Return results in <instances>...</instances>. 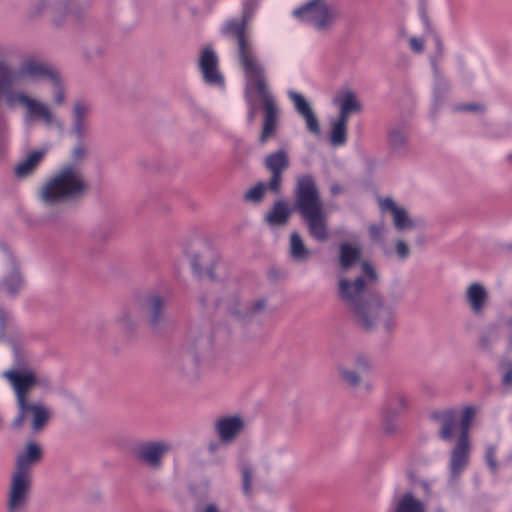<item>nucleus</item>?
Returning a JSON list of instances; mask_svg holds the SVG:
<instances>
[{"mask_svg":"<svg viewBox=\"0 0 512 512\" xmlns=\"http://www.w3.org/2000/svg\"><path fill=\"white\" fill-rule=\"evenodd\" d=\"M293 207L284 200L274 202L265 215V221L271 226H285L293 211H297L306 223L309 236L319 243L329 239L328 219L324 204L314 177L311 174L301 175L294 188Z\"/></svg>","mask_w":512,"mask_h":512,"instance_id":"obj_1","label":"nucleus"},{"mask_svg":"<svg viewBox=\"0 0 512 512\" xmlns=\"http://www.w3.org/2000/svg\"><path fill=\"white\" fill-rule=\"evenodd\" d=\"M55 87V103L62 104L65 99L64 86L62 85L60 75H57V81H51Z\"/></svg>","mask_w":512,"mask_h":512,"instance_id":"obj_44","label":"nucleus"},{"mask_svg":"<svg viewBox=\"0 0 512 512\" xmlns=\"http://www.w3.org/2000/svg\"><path fill=\"white\" fill-rule=\"evenodd\" d=\"M256 7L257 0H245L241 18L227 20L221 27L220 32L224 37L235 41L239 64L249 77H254L258 80V89L263 93L265 86L263 83L262 65L257 59L247 27L248 21Z\"/></svg>","mask_w":512,"mask_h":512,"instance_id":"obj_3","label":"nucleus"},{"mask_svg":"<svg viewBox=\"0 0 512 512\" xmlns=\"http://www.w3.org/2000/svg\"><path fill=\"white\" fill-rule=\"evenodd\" d=\"M338 372L342 382L346 386L350 388H357L360 385L361 374L358 373L356 370L339 367Z\"/></svg>","mask_w":512,"mask_h":512,"instance_id":"obj_33","label":"nucleus"},{"mask_svg":"<svg viewBox=\"0 0 512 512\" xmlns=\"http://www.w3.org/2000/svg\"><path fill=\"white\" fill-rule=\"evenodd\" d=\"M168 302V296L158 292H148L137 302V312L153 334L160 335L167 324Z\"/></svg>","mask_w":512,"mask_h":512,"instance_id":"obj_8","label":"nucleus"},{"mask_svg":"<svg viewBox=\"0 0 512 512\" xmlns=\"http://www.w3.org/2000/svg\"><path fill=\"white\" fill-rule=\"evenodd\" d=\"M394 502V512H427L424 502L416 498L412 491L403 493Z\"/></svg>","mask_w":512,"mask_h":512,"instance_id":"obj_25","label":"nucleus"},{"mask_svg":"<svg viewBox=\"0 0 512 512\" xmlns=\"http://www.w3.org/2000/svg\"><path fill=\"white\" fill-rule=\"evenodd\" d=\"M200 301H201L202 305H205V300L204 299H201Z\"/></svg>","mask_w":512,"mask_h":512,"instance_id":"obj_64","label":"nucleus"},{"mask_svg":"<svg viewBox=\"0 0 512 512\" xmlns=\"http://www.w3.org/2000/svg\"><path fill=\"white\" fill-rule=\"evenodd\" d=\"M16 75L13 68L4 60H0V99L5 97L9 108L21 104L27 108L26 119H43L47 124L53 122V114L50 109L40 101L33 99L22 91H13Z\"/></svg>","mask_w":512,"mask_h":512,"instance_id":"obj_6","label":"nucleus"},{"mask_svg":"<svg viewBox=\"0 0 512 512\" xmlns=\"http://www.w3.org/2000/svg\"><path fill=\"white\" fill-rule=\"evenodd\" d=\"M18 414L11 423V427L14 430L20 429L27 415L32 414L31 429L33 433L41 432L51 419V410L44 404L37 402L31 403L26 402L24 405L17 406Z\"/></svg>","mask_w":512,"mask_h":512,"instance_id":"obj_11","label":"nucleus"},{"mask_svg":"<svg viewBox=\"0 0 512 512\" xmlns=\"http://www.w3.org/2000/svg\"><path fill=\"white\" fill-rule=\"evenodd\" d=\"M89 113V108L84 104L83 101H77L74 105L73 117L74 120H85V117Z\"/></svg>","mask_w":512,"mask_h":512,"instance_id":"obj_43","label":"nucleus"},{"mask_svg":"<svg viewBox=\"0 0 512 512\" xmlns=\"http://www.w3.org/2000/svg\"><path fill=\"white\" fill-rule=\"evenodd\" d=\"M86 156V149L83 145V141H79L77 146L72 151V158L75 162L81 161Z\"/></svg>","mask_w":512,"mask_h":512,"instance_id":"obj_52","label":"nucleus"},{"mask_svg":"<svg viewBox=\"0 0 512 512\" xmlns=\"http://www.w3.org/2000/svg\"><path fill=\"white\" fill-rule=\"evenodd\" d=\"M369 236L374 242H382L385 232L384 222L381 221L379 223L371 224L368 227Z\"/></svg>","mask_w":512,"mask_h":512,"instance_id":"obj_39","label":"nucleus"},{"mask_svg":"<svg viewBox=\"0 0 512 512\" xmlns=\"http://www.w3.org/2000/svg\"><path fill=\"white\" fill-rule=\"evenodd\" d=\"M389 147L394 152L405 150L408 142V134L402 127H393L387 133Z\"/></svg>","mask_w":512,"mask_h":512,"instance_id":"obj_29","label":"nucleus"},{"mask_svg":"<svg viewBox=\"0 0 512 512\" xmlns=\"http://www.w3.org/2000/svg\"><path fill=\"white\" fill-rule=\"evenodd\" d=\"M407 477L411 485H415L421 481L418 480L416 473L412 470L408 471Z\"/></svg>","mask_w":512,"mask_h":512,"instance_id":"obj_58","label":"nucleus"},{"mask_svg":"<svg viewBox=\"0 0 512 512\" xmlns=\"http://www.w3.org/2000/svg\"><path fill=\"white\" fill-rule=\"evenodd\" d=\"M43 456L42 449L35 441L27 442L24 450L20 452L16 460V471L30 474L32 465L38 463Z\"/></svg>","mask_w":512,"mask_h":512,"instance_id":"obj_21","label":"nucleus"},{"mask_svg":"<svg viewBox=\"0 0 512 512\" xmlns=\"http://www.w3.org/2000/svg\"><path fill=\"white\" fill-rule=\"evenodd\" d=\"M393 222H394L395 228L398 231L412 229L415 226L413 221L409 218L406 209L401 208V207L397 211H395V213L393 214Z\"/></svg>","mask_w":512,"mask_h":512,"instance_id":"obj_34","label":"nucleus"},{"mask_svg":"<svg viewBox=\"0 0 512 512\" xmlns=\"http://www.w3.org/2000/svg\"><path fill=\"white\" fill-rule=\"evenodd\" d=\"M16 81L30 78L32 80L48 79L49 81H57V75L59 74L51 65L46 62L38 61L33 57L25 58L18 71H15Z\"/></svg>","mask_w":512,"mask_h":512,"instance_id":"obj_17","label":"nucleus"},{"mask_svg":"<svg viewBox=\"0 0 512 512\" xmlns=\"http://www.w3.org/2000/svg\"><path fill=\"white\" fill-rule=\"evenodd\" d=\"M4 376L14 389L17 406L29 402L28 392L39 383L36 374L32 370L24 369L6 371Z\"/></svg>","mask_w":512,"mask_h":512,"instance_id":"obj_16","label":"nucleus"},{"mask_svg":"<svg viewBox=\"0 0 512 512\" xmlns=\"http://www.w3.org/2000/svg\"><path fill=\"white\" fill-rule=\"evenodd\" d=\"M433 65H434L435 72H437L438 71V66H437L436 61L433 63Z\"/></svg>","mask_w":512,"mask_h":512,"instance_id":"obj_63","label":"nucleus"},{"mask_svg":"<svg viewBox=\"0 0 512 512\" xmlns=\"http://www.w3.org/2000/svg\"><path fill=\"white\" fill-rule=\"evenodd\" d=\"M244 74L246 79L244 97L248 105L247 121L249 124H252L257 114L256 103L251 95V90H255L256 93L259 95L261 107L263 110V124L261 133L258 138V142L260 145H264L265 143L268 142L269 139L274 138L277 135L280 110L278 108V105L273 94L269 91L266 82L264 67L262 66L263 83L265 86V90L263 93L260 92L258 89V80L254 77H249L246 71H244Z\"/></svg>","mask_w":512,"mask_h":512,"instance_id":"obj_5","label":"nucleus"},{"mask_svg":"<svg viewBox=\"0 0 512 512\" xmlns=\"http://www.w3.org/2000/svg\"><path fill=\"white\" fill-rule=\"evenodd\" d=\"M306 121L307 128L310 132H312L315 135L320 134V126L317 117L315 116L313 110L310 112H307L302 115Z\"/></svg>","mask_w":512,"mask_h":512,"instance_id":"obj_41","label":"nucleus"},{"mask_svg":"<svg viewBox=\"0 0 512 512\" xmlns=\"http://www.w3.org/2000/svg\"><path fill=\"white\" fill-rule=\"evenodd\" d=\"M356 371L360 374L368 373L372 369V363L369 357L364 354H358L355 358Z\"/></svg>","mask_w":512,"mask_h":512,"instance_id":"obj_40","label":"nucleus"},{"mask_svg":"<svg viewBox=\"0 0 512 512\" xmlns=\"http://www.w3.org/2000/svg\"><path fill=\"white\" fill-rule=\"evenodd\" d=\"M436 49L439 56H442L443 54V44L440 40V38H436Z\"/></svg>","mask_w":512,"mask_h":512,"instance_id":"obj_60","label":"nucleus"},{"mask_svg":"<svg viewBox=\"0 0 512 512\" xmlns=\"http://www.w3.org/2000/svg\"><path fill=\"white\" fill-rule=\"evenodd\" d=\"M395 250L398 257L402 260L406 259L410 254V249L407 243L403 240H397L395 244Z\"/></svg>","mask_w":512,"mask_h":512,"instance_id":"obj_48","label":"nucleus"},{"mask_svg":"<svg viewBox=\"0 0 512 512\" xmlns=\"http://www.w3.org/2000/svg\"><path fill=\"white\" fill-rule=\"evenodd\" d=\"M409 408L408 396L402 391H392L387 395L382 408L383 430L391 435L396 431L395 421Z\"/></svg>","mask_w":512,"mask_h":512,"instance_id":"obj_13","label":"nucleus"},{"mask_svg":"<svg viewBox=\"0 0 512 512\" xmlns=\"http://www.w3.org/2000/svg\"><path fill=\"white\" fill-rule=\"evenodd\" d=\"M268 189L267 183L259 181L252 188L245 192L243 200L245 202L260 203Z\"/></svg>","mask_w":512,"mask_h":512,"instance_id":"obj_32","label":"nucleus"},{"mask_svg":"<svg viewBox=\"0 0 512 512\" xmlns=\"http://www.w3.org/2000/svg\"><path fill=\"white\" fill-rule=\"evenodd\" d=\"M485 459H486V463L489 466V468L491 469V471L496 472L498 466H497V461H496V457H495V448L494 447L490 446L486 449Z\"/></svg>","mask_w":512,"mask_h":512,"instance_id":"obj_47","label":"nucleus"},{"mask_svg":"<svg viewBox=\"0 0 512 512\" xmlns=\"http://www.w3.org/2000/svg\"><path fill=\"white\" fill-rule=\"evenodd\" d=\"M462 111L473 112L482 109L478 104H465L459 107Z\"/></svg>","mask_w":512,"mask_h":512,"instance_id":"obj_56","label":"nucleus"},{"mask_svg":"<svg viewBox=\"0 0 512 512\" xmlns=\"http://www.w3.org/2000/svg\"><path fill=\"white\" fill-rule=\"evenodd\" d=\"M89 187L80 170L66 164L43 183L38 190V198L46 206L74 203L86 196Z\"/></svg>","mask_w":512,"mask_h":512,"instance_id":"obj_4","label":"nucleus"},{"mask_svg":"<svg viewBox=\"0 0 512 512\" xmlns=\"http://www.w3.org/2000/svg\"><path fill=\"white\" fill-rule=\"evenodd\" d=\"M465 299L472 312L476 315L482 313L488 301V293L485 287L477 282L472 283L466 290Z\"/></svg>","mask_w":512,"mask_h":512,"instance_id":"obj_23","label":"nucleus"},{"mask_svg":"<svg viewBox=\"0 0 512 512\" xmlns=\"http://www.w3.org/2000/svg\"><path fill=\"white\" fill-rule=\"evenodd\" d=\"M267 306V301L264 298L256 299L249 303L243 309L232 308L230 310L231 316L238 322L243 324L251 323L256 316L262 314Z\"/></svg>","mask_w":512,"mask_h":512,"instance_id":"obj_22","label":"nucleus"},{"mask_svg":"<svg viewBox=\"0 0 512 512\" xmlns=\"http://www.w3.org/2000/svg\"><path fill=\"white\" fill-rule=\"evenodd\" d=\"M192 268H193V272L194 274L202 279L205 275V272L203 270V266H202V262L200 260V256L199 255H195L192 259Z\"/></svg>","mask_w":512,"mask_h":512,"instance_id":"obj_51","label":"nucleus"},{"mask_svg":"<svg viewBox=\"0 0 512 512\" xmlns=\"http://www.w3.org/2000/svg\"><path fill=\"white\" fill-rule=\"evenodd\" d=\"M244 430V421L240 416H225L215 423V431L223 444H231Z\"/></svg>","mask_w":512,"mask_h":512,"instance_id":"obj_20","label":"nucleus"},{"mask_svg":"<svg viewBox=\"0 0 512 512\" xmlns=\"http://www.w3.org/2000/svg\"><path fill=\"white\" fill-rule=\"evenodd\" d=\"M198 340L199 336L197 328H191L187 334V342L190 344L191 347L183 354V361H189L192 366V369L194 370H197L200 362L198 355L192 350L196 343L198 342Z\"/></svg>","mask_w":512,"mask_h":512,"instance_id":"obj_31","label":"nucleus"},{"mask_svg":"<svg viewBox=\"0 0 512 512\" xmlns=\"http://www.w3.org/2000/svg\"><path fill=\"white\" fill-rule=\"evenodd\" d=\"M118 324L120 328L128 335L135 333L137 329V322L135 316L129 312L124 311L118 318Z\"/></svg>","mask_w":512,"mask_h":512,"instance_id":"obj_35","label":"nucleus"},{"mask_svg":"<svg viewBox=\"0 0 512 512\" xmlns=\"http://www.w3.org/2000/svg\"><path fill=\"white\" fill-rule=\"evenodd\" d=\"M475 416V409L466 406L459 412L460 434L450 452L449 471L452 480H456L467 468L471 452L470 427Z\"/></svg>","mask_w":512,"mask_h":512,"instance_id":"obj_7","label":"nucleus"},{"mask_svg":"<svg viewBox=\"0 0 512 512\" xmlns=\"http://www.w3.org/2000/svg\"><path fill=\"white\" fill-rule=\"evenodd\" d=\"M264 166L271 173L270 180L267 182L268 190L275 195L280 194L283 172L290 166V160L286 150L279 149L268 154L264 160Z\"/></svg>","mask_w":512,"mask_h":512,"instance_id":"obj_15","label":"nucleus"},{"mask_svg":"<svg viewBox=\"0 0 512 512\" xmlns=\"http://www.w3.org/2000/svg\"><path fill=\"white\" fill-rule=\"evenodd\" d=\"M410 48L416 53H422L424 51L423 41L416 38L411 37L409 40Z\"/></svg>","mask_w":512,"mask_h":512,"instance_id":"obj_53","label":"nucleus"},{"mask_svg":"<svg viewBox=\"0 0 512 512\" xmlns=\"http://www.w3.org/2000/svg\"><path fill=\"white\" fill-rule=\"evenodd\" d=\"M199 67L206 83L216 86L224 85V77L218 70V57L211 47H205L202 50Z\"/></svg>","mask_w":512,"mask_h":512,"instance_id":"obj_19","label":"nucleus"},{"mask_svg":"<svg viewBox=\"0 0 512 512\" xmlns=\"http://www.w3.org/2000/svg\"><path fill=\"white\" fill-rule=\"evenodd\" d=\"M338 296L345 304L348 314L360 330L373 332L383 328L391 333L396 325L395 310L382 296L369 291L363 276L354 281L342 278L338 282Z\"/></svg>","mask_w":512,"mask_h":512,"instance_id":"obj_2","label":"nucleus"},{"mask_svg":"<svg viewBox=\"0 0 512 512\" xmlns=\"http://www.w3.org/2000/svg\"><path fill=\"white\" fill-rule=\"evenodd\" d=\"M350 114L351 113L340 108L338 119L334 123L347 126V122H348V118H349Z\"/></svg>","mask_w":512,"mask_h":512,"instance_id":"obj_54","label":"nucleus"},{"mask_svg":"<svg viewBox=\"0 0 512 512\" xmlns=\"http://www.w3.org/2000/svg\"><path fill=\"white\" fill-rule=\"evenodd\" d=\"M170 450V445L165 441L140 442L132 449L135 460L152 470H158L162 466L164 455Z\"/></svg>","mask_w":512,"mask_h":512,"instance_id":"obj_12","label":"nucleus"},{"mask_svg":"<svg viewBox=\"0 0 512 512\" xmlns=\"http://www.w3.org/2000/svg\"><path fill=\"white\" fill-rule=\"evenodd\" d=\"M379 205L382 210H389L392 212V214H394L395 211H397L400 208L396 205V203L391 197L381 199Z\"/></svg>","mask_w":512,"mask_h":512,"instance_id":"obj_49","label":"nucleus"},{"mask_svg":"<svg viewBox=\"0 0 512 512\" xmlns=\"http://www.w3.org/2000/svg\"><path fill=\"white\" fill-rule=\"evenodd\" d=\"M48 8L51 9L52 22L56 27H61L70 16L79 18L75 10V0H61L52 6L46 0H40L32 11V15L39 16Z\"/></svg>","mask_w":512,"mask_h":512,"instance_id":"obj_18","label":"nucleus"},{"mask_svg":"<svg viewBox=\"0 0 512 512\" xmlns=\"http://www.w3.org/2000/svg\"><path fill=\"white\" fill-rule=\"evenodd\" d=\"M5 328V313L0 309V330L3 331Z\"/></svg>","mask_w":512,"mask_h":512,"instance_id":"obj_61","label":"nucleus"},{"mask_svg":"<svg viewBox=\"0 0 512 512\" xmlns=\"http://www.w3.org/2000/svg\"><path fill=\"white\" fill-rule=\"evenodd\" d=\"M429 420L436 425L437 436L444 442L451 443L460 434L459 410L455 407L433 410Z\"/></svg>","mask_w":512,"mask_h":512,"instance_id":"obj_10","label":"nucleus"},{"mask_svg":"<svg viewBox=\"0 0 512 512\" xmlns=\"http://www.w3.org/2000/svg\"><path fill=\"white\" fill-rule=\"evenodd\" d=\"M361 258V249L350 243H342L340 245L339 262L342 270H348L352 265L357 263Z\"/></svg>","mask_w":512,"mask_h":512,"instance_id":"obj_27","label":"nucleus"},{"mask_svg":"<svg viewBox=\"0 0 512 512\" xmlns=\"http://www.w3.org/2000/svg\"><path fill=\"white\" fill-rule=\"evenodd\" d=\"M419 484L423 488L425 496L429 497L431 495V488L429 482L426 480H421Z\"/></svg>","mask_w":512,"mask_h":512,"instance_id":"obj_57","label":"nucleus"},{"mask_svg":"<svg viewBox=\"0 0 512 512\" xmlns=\"http://www.w3.org/2000/svg\"><path fill=\"white\" fill-rule=\"evenodd\" d=\"M72 132L75 134L79 141H83L86 135L85 120H74Z\"/></svg>","mask_w":512,"mask_h":512,"instance_id":"obj_46","label":"nucleus"},{"mask_svg":"<svg viewBox=\"0 0 512 512\" xmlns=\"http://www.w3.org/2000/svg\"><path fill=\"white\" fill-rule=\"evenodd\" d=\"M500 368L504 370L502 384L506 387H512V360L503 361Z\"/></svg>","mask_w":512,"mask_h":512,"instance_id":"obj_42","label":"nucleus"},{"mask_svg":"<svg viewBox=\"0 0 512 512\" xmlns=\"http://www.w3.org/2000/svg\"><path fill=\"white\" fill-rule=\"evenodd\" d=\"M4 285L11 296H15L23 286V277L15 263L11 272L4 278Z\"/></svg>","mask_w":512,"mask_h":512,"instance_id":"obj_30","label":"nucleus"},{"mask_svg":"<svg viewBox=\"0 0 512 512\" xmlns=\"http://www.w3.org/2000/svg\"><path fill=\"white\" fill-rule=\"evenodd\" d=\"M289 254L290 257L297 262L306 261L311 255V252L305 246L301 235L297 231H293L290 234Z\"/></svg>","mask_w":512,"mask_h":512,"instance_id":"obj_26","label":"nucleus"},{"mask_svg":"<svg viewBox=\"0 0 512 512\" xmlns=\"http://www.w3.org/2000/svg\"><path fill=\"white\" fill-rule=\"evenodd\" d=\"M333 103L349 113H359L362 110V105L357 100L356 94L349 89L341 91L334 98Z\"/></svg>","mask_w":512,"mask_h":512,"instance_id":"obj_28","label":"nucleus"},{"mask_svg":"<svg viewBox=\"0 0 512 512\" xmlns=\"http://www.w3.org/2000/svg\"><path fill=\"white\" fill-rule=\"evenodd\" d=\"M242 474V490L245 495L251 494L253 482V469L249 465H243L241 468Z\"/></svg>","mask_w":512,"mask_h":512,"instance_id":"obj_38","label":"nucleus"},{"mask_svg":"<svg viewBox=\"0 0 512 512\" xmlns=\"http://www.w3.org/2000/svg\"><path fill=\"white\" fill-rule=\"evenodd\" d=\"M347 140V126L333 123L330 142L334 146H339L345 144Z\"/></svg>","mask_w":512,"mask_h":512,"instance_id":"obj_36","label":"nucleus"},{"mask_svg":"<svg viewBox=\"0 0 512 512\" xmlns=\"http://www.w3.org/2000/svg\"><path fill=\"white\" fill-rule=\"evenodd\" d=\"M214 268H215V264H214V262H211L210 265L206 269V273L208 274L209 278L213 281L215 280Z\"/></svg>","mask_w":512,"mask_h":512,"instance_id":"obj_59","label":"nucleus"},{"mask_svg":"<svg viewBox=\"0 0 512 512\" xmlns=\"http://www.w3.org/2000/svg\"><path fill=\"white\" fill-rule=\"evenodd\" d=\"M31 489V474L15 471L11 479L8 512H18L25 508Z\"/></svg>","mask_w":512,"mask_h":512,"instance_id":"obj_14","label":"nucleus"},{"mask_svg":"<svg viewBox=\"0 0 512 512\" xmlns=\"http://www.w3.org/2000/svg\"><path fill=\"white\" fill-rule=\"evenodd\" d=\"M219 448V443L217 442H211L208 446V449L211 453H214L217 451V449Z\"/></svg>","mask_w":512,"mask_h":512,"instance_id":"obj_62","label":"nucleus"},{"mask_svg":"<svg viewBox=\"0 0 512 512\" xmlns=\"http://www.w3.org/2000/svg\"><path fill=\"white\" fill-rule=\"evenodd\" d=\"M292 15L301 22L311 24L316 30L330 29L338 18V12L326 0H309L293 10Z\"/></svg>","mask_w":512,"mask_h":512,"instance_id":"obj_9","label":"nucleus"},{"mask_svg":"<svg viewBox=\"0 0 512 512\" xmlns=\"http://www.w3.org/2000/svg\"><path fill=\"white\" fill-rule=\"evenodd\" d=\"M362 271L364 273V275L371 281H376L377 280V273H376V270L375 268L373 267V265H371L369 262H363L362 265Z\"/></svg>","mask_w":512,"mask_h":512,"instance_id":"obj_50","label":"nucleus"},{"mask_svg":"<svg viewBox=\"0 0 512 512\" xmlns=\"http://www.w3.org/2000/svg\"><path fill=\"white\" fill-rule=\"evenodd\" d=\"M288 96L290 100L293 102L295 109L301 115L310 112L312 108L309 103L306 101L303 95L295 91H289Z\"/></svg>","mask_w":512,"mask_h":512,"instance_id":"obj_37","label":"nucleus"},{"mask_svg":"<svg viewBox=\"0 0 512 512\" xmlns=\"http://www.w3.org/2000/svg\"><path fill=\"white\" fill-rule=\"evenodd\" d=\"M479 346L482 350H489L491 347V339L488 335H482L479 339Z\"/></svg>","mask_w":512,"mask_h":512,"instance_id":"obj_55","label":"nucleus"},{"mask_svg":"<svg viewBox=\"0 0 512 512\" xmlns=\"http://www.w3.org/2000/svg\"><path fill=\"white\" fill-rule=\"evenodd\" d=\"M9 127L5 120L0 121V150L5 151L8 144Z\"/></svg>","mask_w":512,"mask_h":512,"instance_id":"obj_45","label":"nucleus"},{"mask_svg":"<svg viewBox=\"0 0 512 512\" xmlns=\"http://www.w3.org/2000/svg\"><path fill=\"white\" fill-rule=\"evenodd\" d=\"M45 155L44 150H34L20 161L14 168V175L19 178H26L31 175L42 161Z\"/></svg>","mask_w":512,"mask_h":512,"instance_id":"obj_24","label":"nucleus"}]
</instances>
